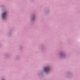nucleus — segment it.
Instances as JSON below:
<instances>
[{"label":"nucleus","mask_w":80,"mask_h":80,"mask_svg":"<svg viewBox=\"0 0 80 80\" xmlns=\"http://www.w3.org/2000/svg\"><path fill=\"white\" fill-rule=\"evenodd\" d=\"M6 12H4L2 13V18L3 19H4L6 17Z\"/></svg>","instance_id":"1"},{"label":"nucleus","mask_w":80,"mask_h":80,"mask_svg":"<svg viewBox=\"0 0 80 80\" xmlns=\"http://www.w3.org/2000/svg\"><path fill=\"white\" fill-rule=\"evenodd\" d=\"M49 70L48 67H46L44 68V70L46 72H48Z\"/></svg>","instance_id":"2"}]
</instances>
